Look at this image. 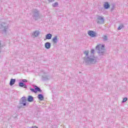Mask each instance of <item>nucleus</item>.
<instances>
[{
	"instance_id": "f257e3e1",
	"label": "nucleus",
	"mask_w": 128,
	"mask_h": 128,
	"mask_svg": "<svg viewBox=\"0 0 128 128\" xmlns=\"http://www.w3.org/2000/svg\"><path fill=\"white\" fill-rule=\"evenodd\" d=\"M95 52L96 50L94 49L91 50L90 55H88V50L84 52L86 56L84 58V62L88 66L96 64L98 62V58L94 56Z\"/></svg>"
},
{
	"instance_id": "f03ea898",
	"label": "nucleus",
	"mask_w": 128,
	"mask_h": 128,
	"mask_svg": "<svg viewBox=\"0 0 128 128\" xmlns=\"http://www.w3.org/2000/svg\"><path fill=\"white\" fill-rule=\"evenodd\" d=\"M8 30V24L6 22L0 21V31L2 34H6Z\"/></svg>"
},
{
	"instance_id": "7ed1b4c3",
	"label": "nucleus",
	"mask_w": 128,
	"mask_h": 128,
	"mask_svg": "<svg viewBox=\"0 0 128 128\" xmlns=\"http://www.w3.org/2000/svg\"><path fill=\"white\" fill-rule=\"evenodd\" d=\"M96 50H98V54L99 56H104V45L98 44L96 46Z\"/></svg>"
},
{
	"instance_id": "20e7f679",
	"label": "nucleus",
	"mask_w": 128,
	"mask_h": 128,
	"mask_svg": "<svg viewBox=\"0 0 128 128\" xmlns=\"http://www.w3.org/2000/svg\"><path fill=\"white\" fill-rule=\"evenodd\" d=\"M32 16L34 20H38V18H40V12L38 10L34 9L33 10Z\"/></svg>"
},
{
	"instance_id": "39448f33",
	"label": "nucleus",
	"mask_w": 128,
	"mask_h": 128,
	"mask_svg": "<svg viewBox=\"0 0 128 128\" xmlns=\"http://www.w3.org/2000/svg\"><path fill=\"white\" fill-rule=\"evenodd\" d=\"M96 22L99 24H102L104 22V18L102 16H97Z\"/></svg>"
},
{
	"instance_id": "423d86ee",
	"label": "nucleus",
	"mask_w": 128,
	"mask_h": 128,
	"mask_svg": "<svg viewBox=\"0 0 128 128\" xmlns=\"http://www.w3.org/2000/svg\"><path fill=\"white\" fill-rule=\"evenodd\" d=\"M40 32L38 30L34 31L32 32L31 36L32 38H38V36H40Z\"/></svg>"
},
{
	"instance_id": "0eeeda50",
	"label": "nucleus",
	"mask_w": 128,
	"mask_h": 128,
	"mask_svg": "<svg viewBox=\"0 0 128 128\" xmlns=\"http://www.w3.org/2000/svg\"><path fill=\"white\" fill-rule=\"evenodd\" d=\"M88 34L90 36H91V38H96V36H98V34L96 32L92 31V30H88Z\"/></svg>"
},
{
	"instance_id": "6e6552de",
	"label": "nucleus",
	"mask_w": 128,
	"mask_h": 128,
	"mask_svg": "<svg viewBox=\"0 0 128 128\" xmlns=\"http://www.w3.org/2000/svg\"><path fill=\"white\" fill-rule=\"evenodd\" d=\"M52 42L53 44H56L58 42V36H56L52 38Z\"/></svg>"
},
{
	"instance_id": "1a4fd4ad",
	"label": "nucleus",
	"mask_w": 128,
	"mask_h": 128,
	"mask_svg": "<svg viewBox=\"0 0 128 128\" xmlns=\"http://www.w3.org/2000/svg\"><path fill=\"white\" fill-rule=\"evenodd\" d=\"M51 44L50 42H46L45 43V48L47 50H49V48H50Z\"/></svg>"
},
{
	"instance_id": "9d476101",
	"label": "nucleus",
	"mask_w": 128,
	"mask_h": 128,
	"mask_svg": "<svg viewBox=\"0 0 128 128\" xmlns=\"http://www.w3.org/2000/svg\"><path fill=\"white\" fill-rule=\"evenodd\" d=\"M19 86L24 88H28V86H26V85L24 84L22 82H20L19 83Z\"/></svg>"
},
{
	"instance_id": "9b49d317",
	"label": "nucleus",
	"mask_w": 128,
	"mask_h": 128,
	"mask_svg": "<svg viewBox=\"0 0 128 128\" xmlns=\"http://www.w3.org/2000/svg\"><path fill=\"white\" fill-rule=\"evenodd\" d=\"M46 40H52V34H48L46 36Z\"/></svg>"
},
{
	"instance_id": "f8f14e48",
	"label": "nucleus",
	"mask_w": 128,
	"mask_h": 128,
	"mask_svg": "<svg viewBox=\"0 0 128 128\" xmlns=\"http://www.w3.org/2000/svg\"><path fill=\"white\" fill-rule=\"evenodd\" d=\"M20 102H24L26 104V97H22L20 100Z\"/></svg>"
},
{
	"instance_id": "ddd939ff",
	"label": "nucleus",
	"mask_w": 128,
	"mask_h": 128,
	"mask_svg": "<svg viewBox=\"0 0 128 128\" xmlns=\"http://www.w3.org/2000/svg\"><path fill=\"white\" fill-rule=\"evenodd\" d=\"M20 106H18V108H20L22 106H26V103H24L22 102H20Z\"/></svg>"
},
{
	"instance_id": "4468645a",
	"label": "nucleus",
	"mask_w": 128,
	"mask_h": 128,
	"mask_svg": "<svg viewBox=\"0 0 128 128\" xmlns=\"http://www.w3.org/2000/svg\"><path fill=\"white\" fill-rule=\"evenodd\" d=\"M38 100H43L44 98V96H42V94H39L38 96Z\"/></svg>"
},
{
	"instance_id": "2eb2a0df",
	"label": "nucleus",
	"mask_w": 128,
	"mask_h": 128,
	"mask_svg": "<svg viewBox=\"0 0 128 128\" xmlns=\"http://www.w3.org/2000/svg\"><path fill=\"white\" fill-rule=\"evenodd\" d=\"M16 83V79H11L10 81V86H13Z\"/></svg>"
},
{
	"instance_id": "dca6fc26",
	"label": "nucleus",
	"mask_w": 128,
	"mask_h": 128,
	"mask_svg": "<svg viewBox=\"0 0 128 128\" xmlns=\"http://www.w3.org/2000/svg\"><path fill=\"white\" fill-rule=\"evenodd\" d=\"M28 100L30 102H33L34 100V97H32V96H28Z\"/></svg>"
},
{
	"instance_id": "f3484780",
	"label": "nucleus",
	"mask_w": 128,
	"mask_h": 128,
	"mask_svg": "<svg viewBox=\"0 0 128 128\" xmlns=\"http://www.w3.org/2000/svg\"><path fill=\"white\" fill-rule=\"evenodd\" d=\"M104 8L106 10H108V8H110V4H108V2H106L104 4Z\"/></svg>"
},
{
	"instance_id": "a211bd4d",
	"label": "nucleus",
	"mask_w": 128,
	"mask_h": 128,
	"mask_svg": "<svg viewBox=\"0 0 128 128\" xmlns=\"http://www.w3.org/2000/svg\"><path fill=\"white\" fill-rule=\"evenodd\" d=\"M102 40H103V42H106V40H108V36L104 35L102 36Z\"/></svg>"
},
{
	"instance_id": "6ab92c4d",
	"label": "nucleus",
	"mask_w": 128,
	"mask_h": 128,
	"mask_svg": "<svg viewBox=\"0 0 128 128\" xmlns=\"http://www.w3.org/2000/svg\"><path fill=\"white\" fill-rule=\"evenodd\" d=\"M35 90H36V92H42V90H40V88H38V87L36 86H35Z\"/></svg>"
},
{
	"instance_id": "aec40b11",
	"label": "nucleus",
	"mask_w": 128,
	"mask_h": 128,
	"mask_svg": "<svg viewBox=\"0 0 128 128\" xmlns=\"http://www.w3.org/2000/svg\"><path fill=\"white\" fill-rule=\"evenodd\" d=\"M58 6V2H56L52 4V6L54 8H56V6Z\"/></svg>"
},
{
	"instance_id": "412c9836",
	"label": "nucleus",
	"mask_w": 128,
	"mask_h": 128,
	"mask_svg": "<svg viewBox=\"0 0 128 128\" xmlns=\"http://www.w3.org/2000/svg\"><path fill=\"white\" fill-rule=\"evenodd\" d=\"M124 28V25L123 24H121L119 26V27L118 28V30H122V28Z\"/></svg>"
},
{
	"instance_id": "4be33fe9",
	"label": "nucleus",
	"mask_w": 128,
	"mask_h": 128,
	"mask_svg": "<svg viewBox=\"0 0 128 128\" xmlns=\"http://www.w3.org/2000/svg\"><path fill=\"white\" fill-rule=\"evenodd\" d=\"M126 100H128V98H124L122 102H126Z\"/></svg>"
},
{
	"instance_id": "5701e85b",
	"label": "nucleus",
	"mask_w": 128,
	"mask_h": 128,
	"mask_svg": "<svg viewBox=\"0 0 128 128\" xmlns=\"http://www.w3.org/2000/svg\"><path fill=\"white\" fill-rule=\"evenodd\" d=\"M31 92H36V88L34 89V88H32V89H30Z\"/></svg>"
},
{
	"instance_id": "b1692460",
	"label": "nucleus",
	"mask_w": 128,
	"mask_h": 128,
	"mask_svg": "<svg viewBox=\"0 0 128 128\" xmlns=\"http://www.w3.org/2000/svg\"><path fill=\"white\" fill-rule=\"evenodd\" d=\"M22 82H28V80H26V79H23L22 80Z\"/></svg>"
},
{
	"instance_id": "393cba45",
	"label": "nucleus",
	"mask_w": 128,
	"mask_h": 128,
	"mask_svg": "<svg viewBox=\"0 0 128 128\" xmlns=\"http://www.w3.org/2000/svg\"><path fill=\"white\" fill-rule=\"evenodd\" d=\"M49 2H54V0H48Z\"/></svg>"
},
{
	"instance_id": "a878e982",
	"label": "nucleus",
	"mask_w": 128,
	"mask_h": 128,
	"mask_svg": "<svg viewBox=\"0 0 128 128\" xmlns=\"http://www.w3.org/2000/svg\"><path fill=\"white\" fill-rule=\"evenodd\" d=\"M30 128H38L36 126H32V127H31Z\"/></svg>"
}]
</instances>
